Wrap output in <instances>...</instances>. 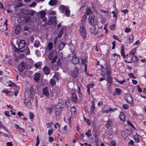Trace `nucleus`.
I'll return each mask as SVG.
<instances>
[{
    "label": "nucleus",
    "instance_id": "obj_1",
    "mask_svg": "<svg viewBox=\"0 0 146 146\" xmlns=\"http://www.w3.org/2000/svg\"><path fill=\"white\" fill-rule=\"evenodd\" d=\"M106 76L104 78V80L107 81L109 84H111L112 82V78L111 76V73L110 69L109 68H106Z\"/></svg>",
    "mask_w": 146,
    "mask_h": 146
},
{
    "label": "nucleus",
    "instance_id": "obj_2",
    "mask_svg": "<svg viewBox=\"0 0 146 146\" xmlns=\"http://www.w3.org/2000/svg\"><path fill=\"white\" fill-rule=\"evenodd\" d=\"M95 16L93 14H91L89 16L88 18V21L89 23L94 26L97 25L98 24V23L97 20H95Z\"/></svg>",
    "mask_w": 146,
    "mask_h": 146
},
{
    "label": "nucleus",
    "instance_id": "obj_3",
    "mask_svg": "<svg viewBox=\"0 0 146 146\" xmlns=\"http://www.w3.org/2000/svg\"><path fill=\"white\" fill-rule=\"evenodd\" d=\"M71 57H72V61L73 63L76 64L78 63L80 61V59L77 57L76 55L70 54L68 56V59L70 60L71 59Z\"/></svg>",
    "mask_w": 146,
    "mask_h": 146
},
{
    "label": "nucleus",
    "instance_id": "obj_4",
    "mask_svg": "<svg viewBox=\"0 0 146 146\" xmlns=\"http://www.w3.org/2000/svg\"><path fill=\"white\" fill-rule=\"evenodd\" d=\"M132 134V131L129 130H126L124 131H122L121 134L123 137L126 140H127L129 138L127 137V136L131 135Z\"/></svg>",
    "mask_w": 146,
    "mask_h": 146
},
{
    "label": "nucleus",
    "instance_id": "obj_5",
    "mask_svg": "<svg viewBox=\"0 0 146 146\" xmlns=\"http://www.w3.org/2000/svg\"><path fill=\"white\" fill-rule=\"evenodd\" d=\"M79 32L80 35L83 38H86V28L83 25H81L79 29Z\"/></svg>",
    "mask_w": 146,
    "mask_h": 146
},
{
    "label": "nucleus",
    "instance_id": "obj_6",
    "mask_svg": "<svg viewBox=\"0 0 146 146\" xmlns=\"http://www.w3.org/2000/svg\"><path fill=\"white\" fill-rule=\"evenodd\" d=\"M27 68V66L26 62L24 61L21 62L18 67V70L20 72H22L24 70Z\"/></svg>",
    "mask_w": 146,
    "mask_h": 146
},
{
    "label": "nucleus",
    "instance_id": "obj_7",
    "mask_svg": "<svg viewBox=\"0 0 146 146\" xmlns=\"http://www.w3.org/2000/svg\"><path fill=\"white\" fill-rule=\"evenodd\" d=\"M46 13V12L44 10L41 11L38 13L42 21V22H46L47 20V18L45 17Z\"/></svg>",
    "mask_w": 146,
    "mask_h": 146
},
{
    "label": "nucleus",
    "instance_id": "obj_8",
    "mask_svg": "<svg viewBox=\"0 0 146 146\" xmlns=\"http://www.w3.org/2000/svg\"><path fill=\"white\" fill-rule=\"evenodd\" d=\"M56 106L55 105H51L48 107L45 108V110L47 114L50 115L53 112Z\"/></svg>",
    "mask_w": 146,
    "mask_h": 146
},
{
    "label": "nucleus",
    "instance_id": "obj_9",
    "mask_svg": "<svg viewBox=\"0 0 146 146\" xmlns=\"http://www.w3.org/2000/svg\"><path fill=\"white\" fill-rule=\"evenodd\" d=\"M14 50L15 52H24L25 53L26 55H28L30 53V50L28 47H27L26 49L23 50H20L18 48H16L14 46Z\"/></svg>",
    "mask_w": 146,
    "mask_h": 146
},
{
    "label": "nucleus",
    "instance_id": "obj_10",
    "mask_svg": "<svg viewBox=\"0 0 146 146\" xmlns=\"http://www.w3.org/2000/svg\"><path fill=\"white\" fill-rule=\"evenodd\" d=\"M56 21V17L54 15L51 16L48 21L49 25H51L52 24H54V25H56L57 24Z\"/></svg>",
    "mask_w": 146,
    "mask_h": 146
},
{
    "label": "nucleus",
    "instance_id": "obj_11",
    "mask_svg": "<svg viewBox=\"0 0 146 146\" xmlns=\"http://www.w3.org/2000/svg\"><path fill=\"white\" fill-rule=\"evenodd\" d=\"M79 70L76 67H75L74 70L71 71V76L74 78H76L78 76Z\"/></svg>",
    "mask_w": 146,
    "mask_h": 146
},
{
    "label": "nucleus",
    "instance_id": "obj_12",
    "mask_svg": "<svg viewBox=\"0 0 146 146\" xmlns=\"http://www.w3.org/2000/svg\"><path fill=\"white\" fill-rule=\"evenodd\" d=\"M54 56L53 52H51L49 53L48 55V58L49 60H52L51 63L56 62V60L57 59V56L56 55H55L54 56V58L53 59Z\"/></svg>",
    "mask_w": 146,
    "mask_h": 146
},
{
    "label": "nucleus",
    "instance_id": "obj_13",
    "mask_svg": "<svg viewBox=\"0 0 146 146\" xmlns=\"http://www.w3.org/2000/svg\"><path fill=\"white\" fill-rule=\"evenodd\" d=\"M25 103L26 104V102L30 101L31 98H32L33 96L29 94L28 92H25Z\"/></svg>",
    "mask_w": 146,
    "mask_h": 146
},
{
    "label": "nucleus",
    "instance_id": "obj_14",
    "mask_svg": "<svg viewBox=\"0 0 146 146\" xmlns=\"http://www.w3.org/2000/svg\"><path fill=\"white\" fill-rule=\"evenodd\" d=\"M102 30V29L101 28H99L97 31L96 27H94L93 28H91L90 29V31L91 33L96 35L99 33Z\"/></svg>",
    "mask_w": 146,
    "mask_h": 146
},
{
    "label": "nucleus",
    "instance_id": "obj_15",
    "mask_svg": "<svg viewBox=\"0 0 146 146\" xmlns=\"http://www.w3.org/2000/svg\"><path fill=\"white\" fill-rule=\"evenodd\" d=\"M127 102L130 104H133V102L132 97L130 94H127L125 96Z\"/></svg>",
    "mask_w": 146,
    "mask_h": 146
},
{
    "label": "nucleus",
    "instance_id": "obj_16",
    "mask_svg": "<svg viewBox=\"0 0 146 146\" xmlns=\"http://www.w3.org/2000/svg\"><path fill=\"white\" fill-rule=\"evenodd\" d=\"M25 41L23 40H20L18 44V46L19 48L22 49L24 48L26 44Z\"/></svg>",
    "mask_w": 146,
    "mask_h": 146
},
{
    "label": "nucleus",
    "instance_id": "obj_17",
    "mask_svg": "<svg viewBox=\"0 0 146 146\" xmlns=\"http://www.w3.org/2000/svg\"><path fill=\"white\" fill-rule=\"evenodd\" d=\"M40 77V73H36L34 75L33 80L35 82H39Z\"/></svg>",
    "mask_w": 146,
    "mask_h": 146
},
{
    "label": "nucleus",
    "instance_id": "obj_18",
    "mask_svg": "<svg viewBox=\"0 0 146 146\" xmlns=\"http://www.w3.org/2000/svg\"><path fill=\"white\" fill-rule=\"evenodd\" d=\"M70 49L72 53V55H76V50L74 45L72 44H71L70 46Z\"/></svg>",
    "mask_w": 146,
    "mask_h": 146
},
{
    "label": "nucleus",
    "instance_id": "obj_19",
    "mask_svg": "<svg viewBox=\"0 0 146 146\" xmlns=\"http://www.w3.org/2000/svg\"><path fill=\"white\" fill-rule=\"evenodd\" d=\"M42 93L43 95H45L47 97H48L49 93L47 87H45L43 89Z\"/></svg>",
    "mask_w": 146,
    "mask_h": 146
},
{
    "label": "nucleus",
    "instance_id": "obj_20",
    "mask_svg": "<svg viewBox=\"0 0 146 146\" xmlns=\"http://www.w3.org/2000/svg\"><path fill=\"white\" fill-rule=\"evenodd\" d=\"M43 70L44 74L47 75H48L50 72V70L47 66H45L43 68Z\"/></svg>",
    "mask_w": 146,
    "mask_h": 146
},
{
    "label": "nucleus",
    "instance_id": "obj_21",
    "mask_svg": "<svg viewBox=\"0 0 146 146\" xmlns=\"http://www.w3.org/2000/svg\"><path fill=\"white\" fill-rule=\"evenodd\" d=\"M33 87V86H31L29 88V91L28 92H29V94L32 96H33L34 95L35 92L34 90V89Z\"/></svg>",
    "mask_w": 146,
    "mask_h": 146
},
{
    "label": "nucleus",
    "instance_id": "obj_22",
    "mask_svg": "<svg viewBox=\"0 0 146 146\" xmlns=\"http://www.w3.org/2000/svg\"><path fill=\"white\" fill-rule=\"evenodd\" d=\"M31 17L29 16H26L24 17V22L25 24H27L31 21Z\"/></svg>",
    "mask_w": 146,
    "mask_h": 146
},
{
    "label": "nucleus",
    "instance_id": "obj_23",
    "mask_svg": "<svg viewBox=\"0 0 146 146\" xmlns=\"http://www.w3.org/2000/svg\"><path fill=\"white\" fill-rule=\"evenodd\" d=\"M72 101L75 102H76L78 100L77 98L76 94L74 93H72Z\"/></svg>",
    "mask_w": 146,
    "mask_h": 146
},
{
    "label": "nucleus",
    "instance_id": "obj_24",
    "mask_svg": "<svg viewBox=\"0 0 146 146\" xmlns=\"http://www.w3.org/2000/svg\"><path fill=\"white\" fill-rule=\"evenodd\" d=\"M62 108V107H59V108L56 107L55 110V113L57 115H58L61 112V109Z\"/></svg>",
    "mask_w": 146,
    "mask_h": 146
},
{
    "label": "nucleus",
    "instance_id": "obj_25",
    "mask_svg": "<svg viewBox=\"0 0 146 146\" xmlns=\"http://www.w3.org/2000/svg\"><path fill=\"white\" fill-rule=\"evenodd\" d=\"M125 116L123 112H121L119 115V118L120 119L123 121H125Z\"/></svg>",
    "mask_w": 146,
    "mask_h": 146
},
{
    "label": "nucleus",
    "instance_id": "obj_26",
    "mask_svg": "<svg viewBox=\"0 0 146 146\" xmlns=\"http://www.w3.org/2000/svg\"><path fill=\"white\" fill-rule=\"evenodd\" d=\"M131 59L135 63H137L139 60L138 58L136 56H133Z\"/></svg>",
    "mask_w": 146,
    "mask_h": 146
},
{
    "label": "nucleus",
    "instance_id": "obj_27",
    "mask_svg": "<svg viewBox=\"0 0 146 146\" xmlns=\"http://www.w3.org/2000/svg\"><path fill=\"white\" fill-rule=\"evenodd\" d=\"M92 105L90 108V111L91 113H92L94 112V110L95 109V108L94 104V101H92Z\"/></svg>",
    "mask_w": 146,
    "mask_h": 146
},
{
    "label": "nucleus",
    "instance_id": "obj_28",
    "mask_svg": "<svg viewBox=\"0 0 146 146\" xmlns=\"http://www.w3.org/2000/svg\"><path fill=\"white\" fill-rule=\"evenodd\" d=\"M112 124V120L110 119L108 121L106 125V127L107 128H109Z\"/></svg>",
    "mask_w": 146,
    "mask_h": 146
},
{
    "label": "nucleus",
    "instance_id": "obj_29",
    "mask_svg": "<svg viewBox=\"0 0 146 146\" xmlns=\"http://www.w3.org/2000/svg\"><path fill=\"white\" fill-rule=\"evenodd\" d=\"M21 31V27L19 26H17L15 29V33L17 35Z\"/></svg>",
    "mask_w": 146,
    "mask_h": 146
},
{
    "label": "nucleus",
    "instance_id": "obj_30",
    "mask_svg": "<svg viewBox=\"0 0 146 146\" xmlns=\"http://www.w3.org/2000/svg\"><path fill=\"white\" fill-rule=\"evenodd\" d=\"M35 11L33 10H31L29 11L28 10V11L27 12V13H28V14L31 16H33L35 15Z\"/></svg>",
    "mask_w": 146,
    "mask_h": 146
},
{
    "label": "nucleus",
    "instance_id": "obj_31",
    "mask_svg": "<svg viewBox=\"0 0 146 146\" xmlns=\"http://www.w3.org/2000/svg\"><path fill=\"white\" fill-rule=\"evenodd\" d=\"M53 47V44L51 42H49L47 45V49L49 51L51 50Z\"/></svg>",
    "mask_w": 146,
    "mask_h": 146
},
{
    "label": "nucleus",
    "instance_id": "obj_32",
    "mask_svg": "<svg viewBox=\"0 0 146 146\" xmlns=\"http://www.w3.org/2000/svg\"><path fill=\"white\" fill-rule=\"evenodd\" d=\"M40 44V43L38 40H36L34 44V47L38 48Z\"/></svg>",
    "mask_w": 146,
    "mask_h": 146
},
{
    "label": "nucleus",
    "instance_id": "obj_33",
    "mask_svg": "<svg viewBox=\"0 0 146 146\" xmlns=\"http://www.w3.org/2000/svg\"><path fill=\"white\" fill-rule=\"evenodd\" d=\"M57 2L56 0H51L49 2V4L51 6L55 5Z\"/></svg>",
    "mask_w": 146,
    "mask_h": 146
},
{
    "label": "nucleus",
    "instance_id": "obj_34",
    "mask_svg": "<svg viewBox=\"0 0 146 146\" xmlns=\"http://www.w3.org/2000/svg\"><path fill=\"white\" fill-rule=\"evenodd\" d=\"M115 90L116 94H115V95L116 96L117 95H119L121 94V91L119 88H116L115 89Z\"/></svg>",
    "mask_w": 146,
    "mask_h": 146
},
{
    "label": "nucleus",
    "instance_id": "obj_35",
    "mask_svg": "<svg viewBox=\"0 0 146 146\" xmlns=\"http://www.w3.org/2000/svg\"><path fill=\"white\" fill-rule=\"evenodd\" d=\"M86 15H84L82 16V19L81 22L82 24L84 23L86 21Z\"/></svg>",
    "mask_w": 146,
    "mask_h": 146
},
{
    "label": "nucleus",
    "instance_id": "obj_36",
    "mask_svg": "<svg viewBox=\"0 0 146 146\" xmlns=\"http://www.w3.org/2000/svg\"><path fill=\"white\" fill-rule=\"evenodd\" d=\"M68 8L64 5H62L60 7V9L61 10V12L63 13Z\"/></svg>",
    "mask_w": 146,
    "mask_h": 146
},
{
    "label": "nucleus",
    "instance_id": "obj_37",
    "mask_svg": "<svg viewBox=\"0 0 146 146\" xmlns=\"http://www.w3.org/2000/svg\"><path fill=\"white\" fill-rule=\"evenodd\" d=\"M71 112L72 116H74L76 114V109L74 107H72L71 109Z\"/></svg>",
    "mask_w": 146,
    "mask_h": 146
},
{
    "label": "nucleus",
    "instance_id": "obj_38",
    "mask_svg": "<svg viewBox=\"0 0 146 146\" xmlns=\"http://www.w3.org/2000/svg\"><path fill=\"white\" fill-rule=\"evenodd\" d=\"M66 44L64 42H62L59 46V49L60 50H62L63 48L65 46V45Z\"/></svg>",
    "mask_w": 146,
    "mask_h": 146
},
{
    "label": "nucleus",
    "instance_id": "obj_39",
    "mask_svg": "<svg viewBox=\"0 0 146 146\" xmlns=\"http://www.w3.org/2000/svg\"><path fill=\"white\" fill-rule=\"evenodd\" d=\"M70 11L68 9V8L65 11V15L67 17H69L70 15Z\"/></svg>",
    "mask_w": 146,
    "mask_h": 146
},
{
    "label": "nucleus",
    "instance_id": "obj_40",
    "mask_svg": "<svg viewBox=\"0 0 146 146\" xmlns=\"http://www.w3.org/2000/svg\"><path fill=\"white\" fill-rule=\"evenodd\" d=\"M88 62V60L85 58H83L81 60V62L83 65L85 66V65H87L86 63Z\"/></svg>",
    "mask_w": 146,
    "mask_h": 146
},
{
    "label": "nucleus",
    "instance_id": "obj_41",
    "mask_svg": "<svg viewBox=\"0 0 146 146\" xmlns=\"http://www.w3.org/2000/svg\"><path fill=\"white\" fill-rule=\"evenodd\" d=\"M50 83L52 86H53L54 85L56 84V82L54 79L53 78L51 79L50 80Z\"/></svg>",
    "mask_w": 146,
    "mask_h": 146
},
{
    "label": "nucleus",
    "instance_id": "obj_42",
    "mask_svg": "<svg viewBox=\"0 0 146 146\" xmlns=\"http://www.w3.org/2000/svg\"><path fill=\"white\" fill-rule=\"evenodd\" d=\"M2 92L6 93L7 95L9 96H11V92L10 91H8L7 90H3Z\"/></svg>",
    "mask_w": 146,
    "mask_h": 146
},
{
    "label": "nucleus",
    "instance_id": "obj_43",
    "mask_svg": "<svg viewBox=\"0 0 146 146\" xmlns=\"http://www.w3.org/2000/svg\"><path fill=\"white\" fill-rule=\"evenodd\" d=\"M92 12V10L90 8H87L86 11V14L88 15L91 13Z\"/></svg>",
    "mask_w": 146,
    "mask_h": 146
},
{
    "label": "nucleus",
    "instance_id": "obj_44",
    "mask_svg": "<svg viewBox=\"0 0 146 146\" xmlns=\"http://www.w3.org/2000/svg\"><path fill=\"white\" fill-rule=\"evenodd\" d=\"M133 35H130L129 38V42L130 43H131L133 42Z\"/></svg>",
    "mask_w": 146,
    "mask_h": 146
},
{
    "label": "nucleus",
    "instance_id": "obj_45",
    "mask_svg": "<svg viewBox=\"0 0 146 146\" xmlns=\"http://www.w3.org/2000/svg\"><path fill=\"white\" fill-rule=\"evenodd\" d=\"M117 110V108H115L114 109H112L111 108H109V110H106V112L107 113H108L110 111H114L115 110Z\"/></svg>",
    "mask_w": 146,
    "mask_h": 146
},
{
    "label": "nucleus",
    "instance_id": "obj_46",
    "mask_svg": "<svg viewBox=\"0 0 146 146\" xmlns=\"http://www.w3.org/2000/svg\"><path fill=\"white\" fill-rule=\"evenodd\" d=\"M20 11L21 12L23 13L25 15L28 14V13H27V12L28 11V10L27 9H20Z\"/></svg>",
    "mask_w": 146,
    "mask_h": 146
},
{
    "label": "nucleus",
    "instance_id": "obj_47",
    "mask_svg": "<svg viewBox=\"0 0 146 146\" xmlns=\"http://www.w3.org/2000/svg\"><path fill=\"white\" fill-rule=\"evenodd\" d=\"M124 52L125 51L124 49H123V48H121V53L122 56L123 58L125 57V54Z\"/></svg>",
    "mask_w": 146,
    "mask_h": 146
},
{
    "label": "nucleus",
    "instance_id": "obj_48",
    "mask_svg": "<svg viewBox=\"0 0 146 146\" xmlns=\"http://www.w3.org/2000/svg\"><path fill=\"white\" fill-rule=\"evenodd\" d=\"M25 104H26V105L27 108H31V105L30 101L28 102H26V103Z\"/></svg>",
    "mask_w": 146,
    "mask_h": 146
},
{
    "label": "nucleus",
    "instance_id": "obj_49",
    "mask_svg": "<svg viewBox=\"0 0 146 146\" xmlns=\"http://www.w3.org/2000/svg\"><path fill=\"white\" fill-rule=\"evenodd\" d=\"M9 82H10V83L8 84V86L9 87H11L12 86H16V84L15 83L11 82V81H9Z\"/></svg>",
    "mask_w": 146,
    "mask_h": 146
},
{
    "label": "nucleus",
    "instance_id": "obj_50",
    "mask_svg": "<svg viewBox=\"0 0 146 146\" xmlns=\"http://www.w3.org/2000/svg\"><path fill=\"white\" fill-rule=\"evenodd\" d=\"M53 131L52 129H49L48 130V134L49 136L52 135L53 133Z\"/></svg>",
    "mask_w": 146,
    "mask_h": 146
},
{
    "label": "nucleus",
    "instance_id": "obj_51",
    "mask_svg": "<svg viewBox=\"0 0 146 146\" xmlns=\"http://www.w3.org/2000/svg\"><path fill=\"white\" fill-rule=\"evenodd\" d=\"M39 144V137L38 136H37L36 138V146H38Z\"/></svg>",
    "mask_w": 146,
    "mask_h": 146
},
{
    "label": "nucleus",
    "instance_id": "obj_52",
    "mask_svg": "<svg viewBox=\"0 0 146 146\" xmlns=\"http://www.w3.org/2000/svg\"><path fill=\"white\" fill-rule=\"evenodd\" d=\"M123 108L125 110H127L129 108V106L126 104H124L123 105Z\"/></svg>",
    "mask_w": 146,
    "mask_h": 146
},
{
    "label": "nucleus",
    "instance_id": "obj_53",
    "mask_svg": "<svg viewBox=\"0 0 146 146\" xmlns=\"http://www.w3.org/2000/svg\"><path fill=\"white\" fill-rule=\"evenodd\" d=\"M84 120L87 122L88 125H90V121L89 120L87 119H86L84 115Z\"/></svg>",
    "mask_w": 146,
    "mask_h": 146
},
{
    "label": "nucleus",
    "instance_id": "obj_54",
    "mask_svg": "<svg viewBox=\"0 0 146 146\" xmlns=\"http://www.w3.org/2000/svg\"><path fill=\"white\" fill-rule=\"evenodd\" d=\"M101 74L102 75L103 77H105V72L104 70L103 69H102Z\"/></svg>",
    "mask_w": 146,
    "mask_h": 146
},
{
    "label": "nucleus",
    "instance_id": "obj_55",
    "mask_svg": "<svg viewBox=\"0 0 146 146\" xmlns=\"http://www.w3.org/2000/svg\"><path fill=\"white\" fill-rule=\"evenodd\" d=\"M134 139L135 140V141L137 142H139V137L137 136H135L134 137Z\"/></svg>",
    "mask_w": 146,
    "mask_h": 146
},
{
    "label": "nucleus",
    "instance_id": "obj_56",
    "mask_svg": "<svg viewBox=\"0 0 146 146\" xmlns=\"http://www.w3.org/2000/svg\"><path fill=\"white\" fill-rule=\"evenodd\" d=\"M34 39V37L33 35H32L30 36V39L31 43H33Z\"/></svg>",
    "mask_w": 146,
    "mask_h": 146
},
{
    "label": "nucleus",
    "instance_id": "obj_57",
    "mask_svg": "<svg viewBox=\"0 0 146 146\" xmlns=\"http://www.w3.org/2000/svg\"><path fill=\"white\" fill-rule=\"evenodd\" d=\"M54 77L56 78L57 80L59 79L60 77L59 76V74L58 73H56L54 76Z\"/></svg>",
    "mask_w": 146,
    "mask_h": 146
},
{
    "label": "nucleus",
    "instance_id": "obj_58",
    "mask_svg": "<svg viewBox=\"0 0 146 146\" xmlns=\"http://www.w3.org/2000/svg\"><path fill=\"white\" fill-rule=\"evenodd\" d=\"M66 29V28L64 26H62L61 27V29L60 31V33H61L63 34L64 33V31Z\"/></svg>",
    "mask_w": 146,
    "mask_h": 146
},
{
    "label": "nucleus",
    "instance_id": "obj_59",
    "mask_svg": "<svg viewBox=\"0 0 146 146\" xmlns=\"http://www.w3.org/2000/svg\"><path fill=\"white\" fill-rule=\"evenodd\" d=\"M23 5L21 3H18L16 6L15 7L18 8L23 6Z\"/></svg>",
    "mask_w": 146,
    "mask_h": 146
},
{
    "label": "nucleus",
    "instance_id": "obj_60",
    "mask_svg": "<svg viewBox=\"0 0 146 146\" xmlns=\"http://www.w3.org/2000/svg\"><path fill=\"white\" fill-rule=\"evenodd\" d=\"M115 24L112 25L110 26V29L111 30H113L115 28Z\"/></svg>",
    "mask_w": 146,
    "mask_h": 146
},
{
    "label": "nucleus",
    "instance_id": "obj_61",
    "mask_svg": "<svg viewBox=\"0 0 146 146\" xmlns=\"http://www.w3.org/2000/svg\"><path fill=\"white\" fill-rule=\"evenodd\" d=\"M131 31V30L129 28H127L125 29V32L126 33H127L128 32H130Z\"/></svg>",
    "mask_w": 146,
    "mask_h": 146
},
{
    "label": "nucleus",
    "instance_id": "obj_62",
    "mask_svg": "<svg viewBox=\"0 0 146 146\" xmlns=\"http://www.w3.org/2000/svg\"><path fill=\"white\" fill-rule=\"evenodd\" d=\"M115 41H114L112 42V44L113 45V46L112 47V49H113L115 48Z\"/></svg>",
    "mask_w": 146,
    "mask_h": 146
},
{
    "label": "nucleus",
    "instance_id": "obj_63",
    "mask_svg": "<svg viewBox=\"0 0 146 146\" xmlns=\"http://www.w3.org/2000/svg\"><path fill=\"white\" fill-rule=\"evenodd\" d=\"M35 66L36 67V68H38L41 66L40 64L36 63L35 64Z\"/></svg>",
    "mask_w": 146,
    "mask_h": 146
},
{
    "label": "nucleus",
    "instance_id": "obj_64",
    "mask_svg": "<svg viewBox=\"0 0 146 146\" xmlns=\"http://www.w3.org/2000/svg\"><path fill=\"white\" fill-rule=\"evenodd\" d=\"M12 145L13 144L11 142H8L7 143L6 146H12Z\"/></svg>",
    "mask_w": 146,
    "mask_h": 146
}]
</instances>
